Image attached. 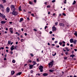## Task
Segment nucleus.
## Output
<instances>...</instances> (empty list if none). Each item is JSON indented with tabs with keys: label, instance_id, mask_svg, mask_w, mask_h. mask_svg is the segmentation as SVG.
<instances>
[{
	"label": "nucleus",
	"instance_id": "obj_60",
	"mask_svg": "<svg viewBox=\"0 0 77 77\" xmlns=\"http://www.w3.org/2000/svg\"><path fill=\"white\" fill-rule=\"evenodd\" d=\"M63 44H65V42L64 41H63Z\"/></svg>",
	"mask_w": 77,
	"mask_h": 77
},
{
	"label": "nucleus",
	"instance_id": "obj_13",
	"mask_svg": "<svg viewBox=\"0 0 77 77\" xmlns=\"http://www.w3.org/2000/svg\"><path fill=\"white\" fill-rule=\"evenodd\" d=\"M48 75V73H44L43 74V76H47Z\"/></svg>",
	"mask_w": 77,
	"mask_h": 77
},
{
	"label": "nucleus",
	"instance_id": "obj_38",
	"mask_svg": "<svg viewBox=\"0 0 77 77\" xmlns=\"http://www.w3.org/2000/svg\"><path fill=\"white\" fill-rule=\"evenodd\" d=\"M63 15L64 16H66V14L64 13H63Z\"/></svg>",
	"mask_w": 77,
	"mask_h": 77
},
{
	"label": "nucleus",
	"instance_id": "obj_46",
	"mask_svg": "<svg viewBox=\"0 0 77 77\" xmlns=\"http://www.w3.org/2000/svg\"><path fill=\"white\" fill-rule=\"evenodd\" d=\"M34 3H36V0H34Z\"/></svg>",
	"mask_w": 77,
	"mask_h": 77
},
{
	"label": "nucleus",
	"instance_id": "obj_16",
	"mask_svg": "<svg viewBox=\"0 0 77 77\" xmlns=\"http://www.w3.org/2000/svg\"><path fill=\"white\" fill-rule=\"evenodd\" d=\"M11 75H13L15 73V72L14 71H12L11 72Z\"/></svg>",
	"mask_w": 77,
	"mask_h": 77
},
{
	"label": "nucleus",
	"instance_id": "obj_64",
	"mask_svg": "<svg viewBox=\"0 0 77 77\" xmlns=\"http://www.w3.org/2000/svg\"><path fill=\"white\" fill-rule=\"evenodd\" d=\"M6 60V58H4V60Z\"/></svg>",
	"mask_w": 77,
	"mask_h": 77
},
{
	"label": "nucleus",
	"instance_id": "obj_7",
	"mask_svg": "<svg viewBox=\"0 0 77 77\" xmlns=\"http://www.w3.org/2000/svg\"><path fill=\"white\" fill-rule=\"evenodd\" d=\"M35 65V64H33V65H30L29 66V67H30V68H29V69H32V68H33V67Z\"/></svg>",
	"mask_w": 77,
	"mask_h": 77
},
{
	"label": "nucleus",
	"instance_id": "obj_31",
	"mask_svg": "<svg viewBox=\"0 0 77 77\" xmlns=\"http://www.w3.org/2000/svg\"><path fill=\"white\" fill-rule=\"evenodd\" d=\"M32 63H33V64H35V65H36V62L33 61L32 62Z\"/></svg>",
	"mask_w": 77,
	"mask_h": 77
},
{
	"label": "nucleus",
	"instance_id": "obj_27",
	"mask_svg": "<svg viewBox=\"0 0 77 77\" xmlns=\"http://www.w3.org/2000/svg\"><path fill=\"white\" fill-rule=\"evenodd\" d=\"M2 1H3L4 3H5L6 2V0H2Z\"/></svg>",
	"mask_w": 77,
	"mask_h": 77
},
{
	"label": "nucleus",
	"instance_id": "obj_32",
	"mask_svg": "<svg viewBox=\"0 0 77 77\" xmlns=\"http://www.w3.org/2000/svg\"><path fill=\"white\" fill-rule=\"evenodd\" d=\"M64 59L65 60H66V59H67V58H68V57H64Z\"/></svg>",
	"mask_w": 77,
	"mask_h": 77
},
{
	"label": "nucleus",
	"instance_id": "obj_55",
	"mask_svg": "<svg viewBox=\"0 0 77 77\" xmlns=\"http://www.w3.org/2000/svg\"><path fill=\"white\" fill-rule=\"evenodd\" d=\"M5 48H7V49H8V48H9L8 46L6 47Z\"/></svg>",
	"mask_w": 77,
	"mask_h": 77
},
{
	"label": "nucleus",
	"instance_id": "obj_30",
	"mask_svg": "<svg viewBox=\"0 0 77 77\" xmlns=\"http://www.w3.org/2000/svg\"><path fill=\"white\" fill-rule=\"evenodd\" d=\"M3 16V14H1L0 15V17H2Z\"/></svg>",
	"mask_w": 77,
	"mask_h": 77
},
{
	"label": "nucleus",
	"instance_id": "obj_11",
	"mask_svg": "<svg viewBox=\"0 0 77 77\" xmlns=\"http://www.w3.org/2000/svg\"><path fill=\"white\" fill-rule=\"evenodd\" d=\"M65 48L66 50V51H69V50H70V49H68V48L66 47Z\"/></svg>",
	"mask_w": 77,
	"mask_h": 77
},
{
	"label": "nucleus",
	"instance_id": "obj_21",
	"mask_svg": "<svg viewBox=\"0 0 77 77\" xmlns=\"http://www.w3.org/2000/svg\"><path fill=\"white\" fill-rule=\"evenodd\" d=\"M49 71L51 72H53V71H54V70L50 69L49 70Z\"/></svg>",
	"mask_w": 77,
	"mask_h": 77
},
{
	"label": "nucleus",
	"instance_id": "obj_34",
	"mask_svg": "<svg viewBox=\"0 0 77 77\" xmlns=\"http://www.w3.org/2000/svg\"><path fill=\"white\" fill-rule=\"evenodd\" d=\"M65 1L64 2V3L65 4H66V0H64Z\"/></svg>",
	"mask_w": 77,
	"mask_h": 77
},
{
	"label": "nucleus",
	"instance_id": "obj_6",
	"mask_svg": "<svg viewBox=\"0 0 77 77\" xmlns=\"http://www.w3.org/2000/svg\"><path fill=\"white\" fill-rule=\"evenodd\" d=\"M56 27L54 26L53 27H52V31L53 32H54V31H56Z\"/></svg>",
	"mask_w": 77,
	"mask_h": 77
},
{
	"label": "nucleus",
	"instance_id": "obj_58",
	"mask_svg": "<svg viewBox=\"0 0 77 77\" xmlns=\"http://www.w3.org/2000/svg\"><path fill=\"white\" fill-rule=\"evenodd\" d=\"M54 39H55L54 38H52V40H53V41H54Z\"/></svg>",
	"mask_w": 77,
	"mask_h": 77
},
{
	"label": "nucleus",
	"instance_id": "obj_44",
	"mask_svg": "<svg viewBox=\"0 0 77 77\" xmlns=\"http://www.w3.org/2000/svg\"><path fill=\"white\" fill-rule=\"evenodd\" d=\"M23 40H24L23 39H21L20 40L21 41V42H23Z\"/></svg>",
	"mask_w": 77,
	"mask_h": 77
},
{
	"label": "nucleus",
	"instance_id": "obj_45",
	"mask_svg": "<svg viewBox=\"0 0 77 77\" xmlns=\"http://www.w3.org/2000/svg\"><path fill=\"white\" fill-rule=\"evenodd\" d=\"M52 33H53V32H52V31H50L49 32L50 34H52Z\"/></svg>",
	"mask_w": 77,
	"mask_h": 77
},
{
	"label": "nucleus",
	"instance_id": "obj_41",
	"mask_svg": "<svg viewBox=\"0 0 77 77\" xmlns=\"http://www.w3.org/2000/svg\"><path fill=\"white\" fill-rule=\"evenodd\" d=\"M13 47L11 48V51H12V50H13Z\"/></svg>",
	"mask_w": 77,
	"mask_h": 77
},
{
	"label": "nucleus",
	"instance_id": "obj_48",
	"mask_svg": "<svg viewBox=\"0 0 77 77\" xmlns=\"http://www.w3.org/2000/svg\"><path fill=\"white\" fill-rule=\"evenodd\" d=\"M31 15H32L33 17H34V14H31Z\"/></svg>",
	"mask_w": 77,
	"mask_h": 77
},
{
	"label": "nucleus",
	"instance_id": "obj_23",
	"mask_svg": "<svg viewBox=\"0 0 77 77\" xmlns=\"http://www.w3.org/2000/svg\"><path fill=\"white\" fill-rule=\"evenodd\" d=\"M29 4H30V5H32L33 4V2H30V1H29Z\"/></svg>",
	"mask_w": 77,
	"mask_h": 77
},
{
	"label": "nucleus",
	"instance_id": "obj_3",
	"mask_svg": "<svg viewBox=\"0 0 77 77\" xmlns=\"http://www.w3.org/2000/svg\"><path fill=\"white\" fill-rule=\"evenodd\" d=\"M53 63H54V61L52 60L48 63V65H51V66H52Z\"/></svg>",
	"mask_w": 77,
	"mask_h": 77
},
{
	"label": "nucleus",
	"instance_id": "obj_26",
	"mask_svg": "<svg viewBox=\"0 0 77 77\" xmlns=\"http://www.w3.org/2000/svg\"><path fill=\"white\" fill-rule=\"evenodd\" d=\"M2 17L3 19H5V18L6 17V16L5 15H4L2 16Z\"/></svg>",
	"mask_w": 77,
	"mask_h": 77
},
{
	"label": "nucleus",
	"instance_id": "obj_50",
	"mask_svg": "<svg viewBox=\"0 0 77 77\" xmlns=\"http://www.w3.org/2000/svg\"><path fill=\"white\" fill-rule=\"evenodd\" d=\"M30 55H31V56H32V57L33 56V54H30Z\"/></svg>",
	"mask_w": 77,
	"mask_h": 77
},
{
	"label": "nucleus",
	"instance_id": "obj_4",
	"mask_svg": "<svg viewBox=\"0 0 77 77\" xmlns=\"http://www.w3.org/2000/svg\"><path fill=\"white\" fill-rule=\"evenodd\" d=\"M9 30V32H11V33L12 34L13 33H14V32H13V29H12V28H10Z\"/></svg>",
	"mask_w": 77,
	"mask_h": 77
},
{
	"label": "nucleus",
	"instance_id": "obj_2",
	"mask_svg": "<svg viewBox=\"0 0 77 77\" xmlns=\"http://www.w3.org/2000/svg\"><path fill=\"white\" fill-rule=\"evenodd\" d=\"M43 66H40L39 68V69H40V72H43Z\"/></svg>",
	"mask_w": 77,
	"mask_h": 77
},
{
	"label": "nucleus",
	"instance_id": "obj_29",
	"mask_svg": "<svg viewBox=\"0 0 77 77\" xmlns=\"http://www.w3.org/2000/svg\"><path fill=\"white\" fill-rule=\"evenodd\" d=\"M11 41H8V44H11Z\"/></svg>",
	"mask_w": 77,
	"mask_h": 77
},
{
	"label": "nucleus",
	"instance_id": "obj_19",
	"mask_svg": "<svg viewBox=\"0 0 77 77\" xmlns=\"http://www.w3.org/2000/svg\"><path fill=\"white\" fill-rule=\"evenodd\" d=\"M73 42L75 44H76V42H77V40H74Z\"/></svg>",
	"mask_w": 77,
	"mask_h": 77
},
{
	"label": "nucleus",
	"instance_id": "obj_18",
	"mask_svg": "<svg viewBox=\"0 0 77 77\" xmlns=\"http://www.w3.org/2000/svg\"><path fill=\"white\" fill-rule=\"evenodd\" d=\"M21 7L20 6L19 8V9L20 11H22L21 9Z\"/></svg>",
	"mask_w": 77,
	"mask_h": 77
},
{
	"label": "nucleus",
	"instance_id": "obj_52",
	"mask_svg": "<svg viewBox=\"0 0 77 77\" xmlns=\"http://www.w3.org/2000/svg\"><path fill=\"white\" fill-rule=\"evenodd\" d=\"M17 46H14V48L15 49H16V48H17Z\"/></svg>",
	"mask_w": 77,
	"mask_h": 77
},
{
	"label": "nucleus",
	"instance_id": "obj_39",
	"mask_svg": "<svg viewBox=\"0 0 77 77\" xmlns=\"http://www.w3.org/2000/svg\"><path fill=\"white\" fill-rule=\"evenodd\" d=\"M34 31H35V32H37V30L36 29H33Z\"/></svg>",
	"mask_w": 77,
	"mask_h": 77
},
{
	"label": "nucleus",
	"instance_id": "obj_14",
	"mask_svg": "<svg viewBox=\"0 0 77 77\" xmlns=\"http://www.w3.org/2000/svg\"><path fill=\"white\" fill-rule=\"evenodd\" d=\"M74 56H75L74 54L71 55H70V57H72V58H73L74 57Z\"/></svg>",
	"mask_w": 77,
	"mask_h": 77
},
{
	"label": "nucleus",
	"instance_id": "obj_12",
	"mask_svg": "<svg viewBox=\"0 0 77 77\" xmlns=\"http://www.w3.org/2000/svg\"><path fill=\"white\" fill-rule=\"evenodd\" d=\"M22 74V72H19L16 75H21Z\"/></svg>",
	"mask_w": 77,
	"mask_h": 77
},
{
	"label": "nucleus",
	"instance_id": "obj_62",
	"mask_svg": "<svg viewBox=\"0 0 77 77\" xmlns=\"http://www.w3.org/2000/svg\"><path fill=\"white\" fill-rule=\"evenodd\" d=\"M27 20H30V19H29V17L27 18Z\"/></svg>",
	"mask_w": 77,
	"mask_h": 77
},
{
	"label": "nucleus",
	"instance_id": "obj_25",
	"mask_svg": "<svg viewBox=\"0 0 77 77\" xmlns=\"http://www.w3.org/2000/svg\"><path fill=\"white\" fill-rule=\"evenodd\" d=\"M11 10L13 11H15V7L14 8H13L12 9H11Z\"/></svg>",
	"mask_w": 77,
	"mask_h": 77
},
{
	"label": "nucleus",
	"instance_id": "obj_54",
	"mask_svg": "<svg viewBox=\"0 0 77 77\" xmlns=\"http://www.w3.org/2000/svg\"><path fill=\"white\" fill-rule=\"evenodd\" d=\"M24 35L25 36H27V34L26 33H25Z\"/></svg>",
	"mask_w": 77,
	"mask_h": 77
},
{
	"label": "nucleus",
	"instance_id": "obj_42",
	"mask_svg": "<svg viewBox=\"0 0 77 77\" xmlns=\"http://www.w3.org/2000/svg\"><path fill=\"white\" fill-rule=\"evenodd\" d=\"M47 27H48V26H46L45 27V29H46Z\"/></svg>",
	"mask_w": 77,
	"mask_h": 77
},
{
	"label": "nucleus",
	"instance_id": "obj_8",
	"mask_svg": "<svg viewBox=\"0 0 77 77\" xmlns=\"http://www.w3.org/2000/svg\"><path fill=\"white\" fill-rule=\"evenodd\" d=\"M6 21H1V24H5L6 23Z\"/></svg>",
	"mask_w": 77,
	"mask_h": 77
},
{
	"label": "nucleus",
	"instance_id": "obj_28",
	"mask_svg": "<svg viewBox=\"0 0 77 77\" xmlns=\"http://www.w3.org/2000/svg\"><path fill=\"white\" fill-rule=\"evenodd\" d=\"M59 44L60 45H62V42H60L59 43Z\"/></svg>",
	"mask_w": 77,
	"mask_h": 77
},
{
	"label": "nucleus",
	"instance_id": "obj_61",
	"mask_svg": "<svg viewBox=\"0 0 77 77\" xmlns=\"http://www.w3.org/2000/svg\"><path fill=\"white\" fill-rule=\"evenodd\" d=\"M55 43L56 44H57V41H56L55 42Z\"/></svg>",
	"mask_w": 77,
	"mask_h": 77
},
{
	"label": "nucleus",
	"instance_id": "obj_1",
	"mask_svg": "<svg viewBox=\"0 0 77 77\" xmlns=\"http://www.w3.org/2000/svg\"><path fill=\"white\" fill-rule=\"evenodd\" d=\"M12 14L15 16H16V15H17L18 14V13L16 11H13Z\"/></svg>",
	"mask_w": 77,
	"mask_h": 77
},
{
	"label": "nucleus",
	"instance_id": "obj_20",
	"mask_svg": "<svg viewBox=\"0 0 77 77\" xmlns=\"http://www.w3.org/2000/svg\"><path fill=\"white\" fill-rule=\"evenodd\" d=\"M20 22H21V21H23V18H21L20 20Z\"/></svg>",
	"mask_w": 77,
	"mask_h": 77
},
{
	"label": "nucleus",
	"instance_id": "obj_35",
	"mask_svg": "<svg viewBox=\"0 0 77 77\" xmlns=\"http://www.w3.org/2000/svg\"><path fill=\"white\" fill-rule=\"evenodd\" d=\"M13 63H15V60H13L12 61Z\"/></svg>",
	"mask_w": 77,
	"mask_h": 77
},
{
	"label": "nucleus",
	"instance_id": "obj_36",
	"mask_svg": "<svg viewBox=\"0 0 77 77\" xmlns=\"http://www.w3.org/2000/svg\"><path fill=\"white\" fill-rule=\"evenodd\" d=\"M56 53H55L54 54H52V56H56Z\"/></svg>",
	"mask_w": 77,
	"mask_h": 77
},
{
	"label": "nucleus",
	"instance_id": "obj_49",
	"mask_svg": "<svg viewBox=\"0 0 77 77\" xmlns=\"http://www.w3.org/2000/svg\"><path fill=\"white\" fill-rule=\"evenodd\" d=\"M65 54H68V52H66L65 53Z\"/></svg>",
	"mask_w": 77,
	"mask_h": 77
},
{
	"label": "nucleus",
	"instance_id": "obj_51",
	"mask_svg": "<svg viewBox=\"0 0 77 77\" xmlns=\"http://www.w3.org/2000/svg\"><path fill=\"white\" fill-rule=\"evenodd\" d=\"M74 50L75 51H77V50L76 49H74Z\"/></svg>",
	"mask_w": 77,
	"mask_h": 77
},
{
	"label": "nucleus",
	"instance_id": "obj_22",
	"mask_svg": "<svg viewBox=\"0 0 77 77\" xmlns=\"http://www.w3.org/2000/svg\"><path fill=\"white\" fill-rule=\"evenodd\" d=\"M0 6L1 7V8H3V9L4 8V7H3L4 6H3L2 5H0Z\"/></svg>",
	"mask_w": 77,
	"mask_h": 77
},
{
	"label": "nucleus",
	"instance_id": "obj_9",
	"mask_svg": "<svg viewBox=\"0 0 77 77\" xmlns=\"http://www.w3.org/2000/svg\"><path fill=\"white\" fill-rule=\"evenodd\" d=\"M59 25H60V26H62L63 27H64V26H65L64 24L63 23H60Z\"/></svg>",
	"mask_w": 77,
	"mask_h": 77
},
{
	"label": "nucleus",
	"instance_id": "obj_43",
	"mask_svg": "<svg viewBox=\"0 0 77 77\" xmlns=\"http://www.w3.org/2000/svg\"><path fill=\"white\" fill-rule=\"evenodd\" d=\"M47 8H50V5H48L47 6Z\"/></svg>",
	"mask_w": 77,
	"mask_h": 77
},
{
	"label": "nucleus",
	"instance_id": "obj_33",
	"mask_svg": "<svg viewBox=\"0 0 77 77\" xmlns=\"http://www.w3.org/2000/svg\"><path fill=\"white\" fill-rule=\"evenodd\" d=\"M58 24V22H57V23H55V26H57V25Z\"/></svg>",
	"mask_w": 77,
	"mask_h": 77
},
{
	"label": "nucleus",
	"instance_id": "obj_37",
	"mask_svg": "<svg viewBox=\"0 0 77 77\" xmlns=\"http://www.w3.org/2000/svg\"><path fill=\"white\" fill-rule=\"evenodd\" d=\"M74 35H75V36H77V33L76 32H75L74 33Z\"/></svg>",
	"mask_w": 77,
	"mask_h": 77
},
{
	"label": "nucleus",
	"instance_id": "obj_40",
	"mask_svg": "<svg viewBox=\"0 0 77 77\" xmlns=\"http://www.w3.org/2000/svg\"><path fill=\"white\" fill-rule=\"evenodd\" d=\"M56 2V0H54L52 1V3H54V2Z\"/></svg>",
	"mask_w": 77,
	"mask_h": 77
},
{
	"label": "nucleus",
	"instance_id": "obj_10",
	"mask_svg": "<svg viewBox=\"0 0 77 77\" xmlns=\"http://www.w3.org/2000/svg\"><path fill=\"white\" fill-rule=\"evenodd\" d=\"M70 43H72V42H73L74 40H73V39L71 38V39H70Z\"/></svg>",
	"mask_w": 77,
	"mask_h": 77
},
{
	"label": "nucleus",
	"instance_id": "obj_17",
	"mask_svg": "<svg viewBox=\"0 0 77 77\" xmlns=\"http://www.w3.org/2000/svg\"><path fill=\"white\" fill-rule=\"evenodd\" d=\"M70 9H72V10H70L71 11H73V10H74V8L73 7H72L70 8Z\"/></svg>",
	"mask_w": 77,
	"mask_h": 77
},
{
	"label": "nucleus",
	"instance_id": "obj_53",
	"mask_svg": "<svg viewBox=\"0 0 77 77\" xmlns=\"http://www.w3.org/2000/svg\"><path fill=\"white\" fill-rule=\"evenodd\" d=\"M33 70H31V73H33Z\"/></svg>",
	"mask_w": 77,
	"mask_h": 77
},
{
	"label": "nucleus",
	"instance_id": "obj_63",
	"mask_svg": "<svg viewBox=\"0 0 77 77\" xmlns=\"http://www.w3.org/2000/svg\"><path fill=\"white\" fill-rule=\"evenodd\" d=\"M27 64H26L24 65V66H27Z\"/></svg>",
	"mask_w": 77,
	"mask_h": 77
},
{
	"label": "nucleus",
	"instance_id": "obj_57",
	"mask_svg": "<svg viewBox=\"0 0 77 77\" xmlns=\"http://www.w3.org/2000/svg\"><path fill=\"white\" fill-rule=\"evenodd\" d=\"M65 44H64L62 45L63 47H65Z\"/></svg>",
	"mask_w": 77,
	"mask_h": 77
},
{
	"label": "nucleus",
	"instance_id": "obj_24",
	"mask_svg": "<svg viewBox=\"0 0 77 77\" xmlns=\"http://www.w3.org/2000/svg\"><path fill=\"white\" fill-rule=\"evenodd\" d=\"M75 3H76V1H74L72 3V5H75Z\"/></svg>",
	"mask_w": 77,
	"mask_h": 77
},
{
	"label": "nucleus",
	"instance_id": "obj_47",
	"mask_svg": "<svg viewBox=\"0 0 77 77\" xmlns=\"http://www.w3.org/2000/svg\"><path fill=\"white\" fill-rule=\"evenodd\" d=\"M49 68H51V67H52V66H51V65H49Z\"/></svg>",
	"mask_w": 77,
	"mask_h": 77
},
{
	"label": "nucleus",
	"instance_id": "obj_5",
	"mask_svg": "<svg viewBox=\"0 0 77 77\" xmlns=\"http://www.w3.org/2000/svg\"><path fill=\"white\" fill-rule=\"evenodd\" d=\"M10 11V8L9 7H7V8L6 9V11L8 13V12H9V11Z\"/></svg>",
	"mask_w": 77,
	"mask_h": 77
},
{
	"label": "nucleus",
	"instance_id": "obj_59",
	"mask_svg": "<svg viewBox=\"0 0 77 77\" xmlns=\"http://www.w3.org/2000/svg\"><path fill=\"white\" fill-rule=\"evenodd\" d=\"M37 62H39V59L38 58L37 59Z\"/></svg>",
	"mask_w": 77,
	"mask_h": 77
},
{
	"label": "nucleus",
	"instance_id": "obj_15",
	"mask_svg": "<svg viewBox=\"0 0 77 77\" xmlns=\"http://www.w3.org/2000/svg\"><path fill=\"white\" fill-rule=\"evenodd\" d=\"M11 9H12V8H15V6L13 5H12L11 6Z\"/></svg>",
	"mask_w": 77,
	"mask_h": 77
},
{
	"label": "nucleus",
	"instance_id": "obj_56",
	"mask_svg": "<svg viewBox=\"0 0 77 77\" xmlns=\"http://www.w3.org/2000/svg\"><path fill=\"white\" fill-rule=\"evenodd\" d=\"M70 47H72L73 46V45L72 44L70 45Z\"/></svg>",
	"mask_w": 77,
	"mask_h": 77
}]
</instances>
